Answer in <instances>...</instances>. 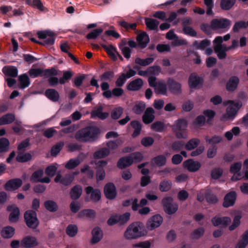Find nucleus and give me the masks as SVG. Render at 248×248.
I'll list each match as a JSON object with an SVG mask.
<instances>
[{
    "label": "nucleus",
    "instance_id": "f257e3e1",
    "mask_svg": "<svg viewBox=\"0 0 248 248\" xmlns=\"http://www.w3.org/2000/svg\"><path fill=\"white\" fill-rule=\"evenodd\" d=\"M147 231L144 224L140 221L131 224L127 228L124 236L127 239H136L147 234Z\"/></svg>",
    "mask_w": 248,
    "mask_h": 248
},
{
    "label": "nucleus",
    "instance_id": "f03ea898",
    "mask_svg": "<svg viewBox=\"0 0 248 248\" xmlns=\"http://www.w3.org/2000/svg\"><path fill=\"white\" fill-rule=\"evenodd\" d=\"M187 126V121L183 118L178 119L172 126L173 131L178 139H186L187 137L186 130Z\"/></svg>",
    "mask_w": 248,
    "mask_h": 248
},
{
    "label": "nucleus",
    "instance_id": "7ed1b4c3",
    "mask_svg": "<svg viewBox=\"0 0 248 248\" xmlns=\"http://www.w3.org/2000/svg\"><path fill=\"white\" fill-rule=\"evenodd\" d=\"M28 73L31 78H35L38 77L44 76L48 78L52 76H57L58 71L54 68L43 70L41 68H31Z\"/></svg>",
    "mask_w": 248,
    "mask_h": 248
},
{
    "label": "nucleus",
    "instance_id": "20e7f679",
    "mask_svg": "<svg viewBox=\"0 0 248 248\" xmlns=\"http://www.w3.org/2000/svg\"><path fill=\"white\" fill-rule=\"evenodd\" d=\"M138 44L134 40H130L128 41L127 44L129 47L131 48H135L138 46L140 48L143 49L145 48L150 41L148 35L145 32H142L137 36L136 37Z\"/></svg>",
    "mask_w": 248,
    "mask_h": 248
},
{
    "label": "nucleus",
    "instance_id": "39448f33",
    "mask_svg": "<svg viewBox=\"0 0 248 248\" xmlns=\"http://www.w3.org/2000/svg\"><path fill=\"white\" fill-rule=\"evenodd\" d=\"M39 39H43L41 45L50 46L54 44L56 34L50 30L38 31L37 33Z\"/></svg>",
    "mask_w": 248,
    "mask_h": 248
},
{
    "label": "nucleus",
    "instance_id": "423d86ee",
    "mask_svg": "<svg viewBox=\"0 0 248 248\" xmlns=\"http://www.w3.org/2000/svg\"><path fill=\"white\" fill-rule=\"evenodd\" d=\"M24 219L27 226L31 229H36L39 224L36 212L33 210H28L24 213Z\"/></svg>",
    "mask_w": 248,
    "mask_h": 248
},
{
    "label": "nucleus",
    "instance_id": "0eeeda50",
    "mask_svg": "<svg viewBox=\"0 0 248 248\" xmlns=\"http://www.w3.org/2000/svg\"><path fill=\"white\" fill-rule=\"evenodd\" d=\"M162 204L166 213L171 215L174 214L178 209V205L176 202H173L172 198L167 197L162 200Z\"/></svg>",
    "mask_w": 248,
    "mask_h": 248
},
{
    "label": "nucleus",
    "instance_id": "6e6552de",
    "mask_svg": "<svg viewBox=\"0 0 248 248\" xmlns=\"http://www.w3.org/2000/svg\"><path fill=\"white\" fill-rule=\"evenodd\" d=\"M99 44L104 49L108 55L113 61H117V57L121 61H123L124 59L123 57L117 51L116 47L112 45L107 46L102 42H99Z\"/></svg>",
    "mask_w": 248,
    "mask_h": 248
},
{
    "label": "nucleus",
    "instance_id": "1a4fd4ad",
    "mask_svg": "<svg viewBox=\"0 0 248 248\" xmlns=\"http://www.w3.org/2000/svg\"><path fill=\"white\" fill-rule=\"evenodd\" d=\"M231 23V21L226 18H215L211 22V27L214 30L225 29L229 28Z\"/></svg>",
    "mask_w": 248,
    "mask_h": 248
},
{
    "label": "nucleus",
    "instance_id": "9d476101",
    "mask_svg": "<svg viewBox=\"0 0 248 248\" xmlns=\"http://www.w3.org/2000/svg\"><path fill=\"white\" fill-rule=\"evenodd\" d=\"M169 91L174 94H179L182 93V84L173 78H169L167 80Z\"/></svg>",
    "mask_w": 248,
    "mask_h": 248
},
{
    "label": "nucleus",
    "instance_id": "9b49d317",
    "mask_svg": "<svg viewBox=\"0 0 248 248\" xmlns=\"http://www.w3.org/2000/svg\"><path fill=\"white\" fill-rule=\"evenodd\" d=\"M89 142L94 141L100 133V129L95 126H88L84 127Z\"/></svg>",
    "mask_w": 248,
    "mask_h": 248
},
{
    "label": "nucleus",
    "instance_id": "f8f14e48",
    "mask_svg": "<svg viewBox=\"0 0 248 248\" xmlns=\"http://www.w3.org/2000/svg\"><path fill=\"white\" fill-rule=\"evenodd\" d=\"M237 199V193L235 191H231L227 193L223 199L222 206L229 208L234 205Z\"/></svg>",
    "mask_w": 248,
    "mask_h": 248
},
{
    "label": "nucleus",
    "instance_id": "ddd939ff",
    "mask_svg": "<svg viewBox=\"0 0 248 248\" xmlns=\"http://www.w3.org/2000/svg\"><path fill=\"white\" fill-rule=\"evenodd\" d=\"M20 245L22 247L24 248H33L38 246L39 242L35 237L28 235L23 238Z\"/></svg>",
    "mask_w": 248,
    "mask_h": 248
},
{
    "label": "nucleus",
    "instance_id": "4468645a",
    "mask_svg": "<svg viewBox=\"0 0 248 248\" xmlns=\"http://www.w3.org/2000/svg\"><path fill=\"white\" fill-rule=\"evenodd\" d=\"M104 193L106 197L110 200L114 199L117 194L116 188L112 183H108L104 186Z\"/></svg>",
    "mask_w": 248,
    "mask_h": 248
},
{
    "label": "nucleus",
    "instance_id": "2eb2a0df",
    "mask_svg": "<svg viewBox=\"0 0 248 248\" xmlns=\"http://www.w3.org/2000/svg\"><path fill=\"white\" fill-rule=\"evenodd\" d=\"M23 184L20 178H13L8 180L4 185V188L6 191H14L18 189Z\"/></svg>",
    "mask_w": 248,
    "mask_h": 248
},
{
    "label": "nucleus",
    "instance_id": "dca6fc26",
    "mask_svg": "<svg viewBox=\"0 0 248 248\" xmlns=\"http://www.w3.org/2000/svg\"><path fill=\"white\" fill-rule=\"evenodd\" d=\"M7 210L11 212L9 216V220L11 223L17 222L19 218L20 210L19 208L15 204L10 205L7 206Z\"/></svg>",
    "mask_w": 248,
    "mask_h": 248
},
{
    "label": "nucleus",
    "instance_id": "f3484780",
    "mask_svg": "<svg viewBox=\"0 0 248 248\" xmlns=\"http://www.w3.org/2000/svg\"><path fill=\"white\" fill-rule=\"evenodd\" d=\"M163 221L162 217L159 215H155L152 217L148 220L146 226L149 230L154 229L159 227Z\"/></svg>",
    "mask_w": 248,
    "mask_h": 248
},
{
    "label": "nucleus",
    "instance_id": "a211bd4d",
    "mask_svg": "<svg viewBox=\"0 0 248 248\" xmlns=\"http://www.w3.org/2000/svg\"><path fill=\"white\" fill-rule=\"evenodd\" d=\"M203 79L196 73H191L188 79V84L190 89H196L199 85H202Z\"/></svg>",
    "mask_w": 248,
    "mask_h": 248
},
{
    "label": "nucleus",
    "instance_id": "6ab92c4d",
    "mask_svg": "<svg viewBox=\"0 0 248 248\" xmlns=\"http://www.w3.org/2000/svg\"><path fill=\"white\" fill-rule=\"evenodd\" d=\"M240 79L239 78L236 76H231L226 83V90L230 93H232L237 90Z\"/></svg>",
    "mask_w": 248,
    "mask_h": 248
},
{
    "label": "nucleus",
    "instance_id": "aec40b11",
    "mask_svg": "<svg viewBox=\"0 0 248 248\" xmlns=\"http://www.w3.org/2000/svg\"><path fill=\"white\" fill-rule=\"evenodd\" d=\"M87 195L90 194V200L94 202H97L101 200V193L99 189L93 188L92 186H88L85 188Z\"/></svg>",
    "mask_w": 248,
    "mask_h": 248
},
{
    "label": "nucleus",
    "instance_id": "412c9836",
    "mask_svg": "<svg viewBox=\"0 0 248 248\" xmlns=\"http://www.w3.org/2000/svg\"><path fill=\"white\" fill-rule=\"evenodd\" d=\"M231 219L228 217H220L216 216L211 219L213 225L215 227L222 225L223 228H226L231 222Z\"/></svg>",
    "mask_w": 248,
    "mask_h": 248
},
{
    "label": "nucleus",
    "instance_id": "4be33fe9",
    "mask_svg": "<svg viewBox=\"0 0 248 248\" xmlns=\"http://www.w3.org/2000/svg\"><path fill=\"white\" fill-rule=\"evenodd\" d=\"M103 108H104L102 105H99L95 107L91 112V118H98L102 120L107 118L109 114L108 112H103Z\"/></svg>",
    "mask_w": 248,
    "mask_h": 248
},
{
    "label": "nucleus",
    "instance_id": "5701e85b",
    "mask_svg": "<svg viewBox=\"0 0 248 248\" xmlns=\"http://www.w3.org/2000/svg\"><path fill=\"white\" fill-rule=\"evenodd\" d=\"M183 166L190 172H196L201 167V164L199 161L192 159H188L183 162Z\"/></svg>",
    "mask_w": 248,
    "mask_h": 248
},
{
    "label": "nucleus",
    "instance_id": "b1692460",
    "mask_svg": "<svg viewBox=\"0 0 248 248\" xmlns=\"http://www.w3.org/2000/svg\"><path fill=\"white\" fill-rule=\"evenodd\" d=\"M92 238L91 243L92 244H95L98 243L103 238V232L99 227H94L92 231Z\"/></svg>",
    "mask_w": 248,
    "mask_h": 248
},
{
    "label": "nucleus",
    "instance_id": "393cba45",
    "mask_svg": "<svg viewBox=\"0 0 248 248\" xmlns=\"http://www.w3.org/2000/svg\"><path fill=\"white\" fill-rule=\"evenodd\" d=\"M154 113L155 110L152 108H147L142 116L143 122L146 124L151 123L155 119Z\"/></svg>",
    "mask_w": 248,
    "mask_h": 248
},
{
    "label": "nucleus",
    "instance_id": "a878e982",
    "mask_svg": "<svg viewBox=\"0 0 248 248\" xmlns=\"http://www.w3.org/2000/svg\"><path fill=\"white\" fill-rule=\"evenodd\" d=\"M143 84V80L138 78L130 82L127 85V89L131 91H139Z\"/></svg>",
    "mask_w": 248,
    "mask_h": 248
},
{
    "label": "nucleus",
    "instance_id": "bb28decb",
    "mask_svg": "<svg viewBox=\"0 0 248 248\" xmlns=\"http://www.w3.org/2000/svg\"><path fill=\"white\" fill-rule=\"evenodd\" d=\"M133 163V160L129 155L120 158L117 162V166L120 169L123 170L131 166Z\"/></svg>",
    "mask_w": 248,
    "mask_h": 248
},
{
    "label": "nucleus",
    "instance_id": "cd10ccee",
    "mask_svg": "<svg viewBox=\"0 0 248 248\" xmlns=\"http://www.w3.org/2000/svg\"><path fill=\"white\" fill-rule=\"evenodd\" d=\"M167 84L164 80L157 82V84L155 87V92L157 94L166 95L167 92Z\"/></svg>",
    "mask_w": 248,
    "mask_h": 248
},
{
    "label": "nucleus",
    "instance_id": "c85d7f7f",
    "mask_svg": "<svg viewBox=\"0 0 248 248\" xmlns=\"http://www.w3.org/2000/svg\"><path fill=\"white\" fill-rule=\"evenodd\" d=\"M167 163V158L163 155H160L153 157L151 160L152 165H155L158 167L165 166Z\"/></svg>",
    "mask_w": 248,
    "mask_h": 248
},
{
    "label": "nucleus",
    "instance_id": "c756f323",
    "mask_svg": "<svg viewBox=\"0 0 248 248\" xmlns=\"http://www.w3.org/2000/svg\"><path fill=\"white\" fill-rule=\"evenodd\" d=\"M15 233V229L11 226H7L3 227L1 231V236L5 239L12 238Z\"/></svg>",
    "mask_w": 248,
    "mask_h": 248
},
{
    "label": "nucleus",
    "instance_id": "7c9ffc66",
    "mask_svg": "<svg viewBox=\"0 0 248 248\" xmlns=\"http://www.w3.org/2000/svg\"><path fill=\"white\" fill-rule=\"evenodd\" d=\"M82 193V189L81 186L79 185H77L71 188L70 192V195L72 199L76 200L80 198Z\"/></svg>",
    "mask_w": 248,
    "mask_h": 248
},
{
    "label": "nucleus",
    "instance_id": "2f4dec72",
    "mask_svg": "<svg viewBox=\"0 0 248 248\" xmlns=\"http://www.w3.org/2000/svg\"><path fill=\"white\" fill-rule=\"evenodd\" d=\"M45 95L49 100L53 102H57L60 98L59 93L54 89H48L46 90Z\"/></svg>",
    "mask_w": 248,
    "mask_h": 248
},
{
    "label": "nucleus",
    "instance_id": "473e14b6",
    "mask_svg": "<svg viewBox=\"0 0 248 248\" xmlns=\"http://www.w3.org/2000/svg\"><path fill=\"white\" fill-rule=\"evenodd\" d=\"M74 138L80 142H89L84 128H81L77 131L75 134Z\"/></svg>",
    "mask_w": 248,
    "mask_h": 248
},
{
    "label": "nucleus",
    "instance_id": "72a5a7b5",
    "mask_svg": "<svg viewBox=\"0 0 248 248\" xmlns=\"http://www.w3.org/2000/svg\"><path fill=\"white\" fill-rule=\"evenodd\" d=\"M201 142L198 138H192L189 140L185 145V149L187 151H192L199 147Z\"/></svg>",
    "mask_w": 248,
    "mask_h": 248
},
{
    "label": "nucleus",
    "instance_id": "f704fd0d",
    "mask_svg": "<svg viewBox=\"0 0 248 248\" xmlns=\"http://www.w3.org/2000/svg\"><path fill=\"white\" fill-rule=\"evenodd\" d=\"M96 212L93 209H84L80 211L78 214V217L82 218L86 217L90 219H94L96 217Z\"/></svg>",
    "mask_w": 248,
    "mask_h": 248
},
{
    "label": "nucleus",
    "instance_id": "c9c22d12",
    "mask_svg": "<svg viewBox=\"0 0 248 248\" xmlns=\"http://www.w3.org/2000/svg\"><path fill=\"white\" fill-rule=\"evenodd\" d=\"M3 73L7 76L16 78L18 74L17 69L14 66H5L2 69Z\"/></svg>",
    "mask_w": 248,
    "mask_h": 248
},
{
    "label": "nucleus",
    "instance_id": "e433bc0d",
    "mask_svg": "<svg viewBox=\"0 0 248 248\" xmlns=\"http://www.w3.org/2000/svg\"><path fill=\"white\" fill-rule=\"evenodd\" d=\"M205 200L209 204H216L218 201L217 196L212 191L207 189L205 190Z\"/></svg>",
    "mask_w": 248,
    "mask_h": 248
},
{
    "label": "nucleus",
    "instance_id": "4c0bfd02",
    "mask_svg": "<svg viewBox=\"0 0 248 248\" xmlns=\"http://www.w3.org/2000/svg\"><path fill=\"white\" fill-rule=\"evenodd\" d=\"M15 120V115L12 113H8L0 118V125L10 124Z\"/></svg>",
    "mask_w": 248,
    "mask_h": 248
},
{
    "label": "nucleus",
    "instance_id": "58836bf2",
    "mask_svg": "<svg viewBox=\"0 0 248 248\" xmlns=\"http://www.w3.org/2000/svg\"><path fill=\"white\" fill-rule=\"evenodd\" d=\"M19 87L21 89L27 88L30 85V78L26 74H23L18 77Z\"/></svg>",
    "mask_w": 248,
    "mask_h": 248
},
{
    "label": "nucleus",
    "instance_id": "ea45409f",
    "mask_svg": "<svg viewBox=\"0 0 248 248\" xmlns=\"http://www.w3.org/2000/svg\"><path fill=\"white\" fill-rule=\"evenodd\" d=\"M45 208L50 212H55L58 211L59 206L57 203L52 200H47L44 203Z\"/></svg>",
    "mask_w": 248,
    "mask_h": 248
},
{
    "label": "nucleus",
    "instance_id": "a19ab883",
    "mask_svg": "<svg viewBox=\"0 0 248 248\" xmlns=\"http://www.w3.org/2000/svg\"><path fill=\"white\" fill-rule=\"evenodd\" d=\"M131 126L134 129V132L132 134L133 138L138 136L141 132L142 125L141 123L136 120L132 121L130 123Z\"/></svg>",
    "mask_w": 248,
    "mask_h": 248
},
{
    "label": "nucleus",
    "instance_id": "79ce46f5",
    "mask_svg": "<svg viewBox=\"0 0 248 248\" xmlns=\"http://www.w3.org/2000/svg\"><path fill=\"white\" fill-rule=\"evenodd\" d=\"M109 153V149L104 147L95 152L93 156L95 159L103 158L108 155Z\"/></svg>",
    "mask_w": 248,
    "mask_h": 248
},
{
    "label": "nucleus",
    "instance_id": "37998d69",
    "mask_svg": "<svg viewBox=\"0 0 248 248\" xmlns=\"http://www.w3.org/2000/svg\"><path fill=\"white\" fill-rule=\"evenodd\" d=\"M210 44V41L209 40L206 39L201 41L200 43L196 40L193 42L192 46L197 49L203 50L206 47L209 46Z\"/></svg>",
    "mask_w": 248,
    "mask_h": 248
},
{
    "label": "nucleus",
    "instance_id": "c03bdc74",
    "mask_svg": "<svg viewBox=\"0 0 248 248\" xmlns=\"http://www.w3.org/2000/svg\"><path fill=\"white\" fill-rule=\"evenodd\" d=\"M146 108V104L143 101L137 102L134 106L132 110L136 114H141L144 110Z\"/></svg>",
    "mask_w": 248,
    "mask_h": 248
},
{
    "label": "nucleus",
    "instance_id": "a18cd8bd",
    "mask_svg": "<svg viewBox=\"0 0 248 248\" xmlns=\"http://www.w3.org/2000/svg\"><path fill=\"white\" fill-rule=\"evenodd\" d=\"M236 0H221L220 6L225 11L230 10L235 4Z\"/></svg>",
    "mask_w": 248,
    "mask_h": 248
},
{
    "label": "nucleus",
    "instance_id": "49530a36",
    "mask_svg": "<svg viewBox=\"0 0 248 248\" xmlns=\"http://www.w3.org/2000/svg\"><path fill=\"white\" fill-rule=\"evenodd\" d=\"M154 58L149 57L146 59H141L140 58H136L135 60V62L141 66H147L153 62Z\"/></svg>",
    "mask_w": 248,
    "mask_h": 248
},
{
    "label": "nucleus",
    "instance_id": "de8ad7c7",
    "mask_svg": "<svg viewBox=\"0 0 248 248\" xmlns=\"http://www.w3.org/2000/svg\"><path fill=\"white\" fill-rule=\"evenodd\" d=\"M31 158L32 156L30 153L22 154L19 153L16 157V160L18 162L25 163L31 160Z\"/></svg>",
    "mask_w": 248,
    "mask_h": 248
},
{
    "label": "nucleus",
    "instance_id": "09e8293b",
    "mask_svg": "<svg viewBox=\"0 0 248 248\" xmlns=\"http://www.w3.org/2000/svg\"><path fill=\"white\" fill-rule=\"evenodd\" d=\"M103 30L102 28H97L92 30L86 36L88 40L97 39L103 32Z\"/></svg>",
    "mask_w": 248,
    "mask_h": 248
},
{
    "label": "nucleus",
    "instance_id": "8fccbe9b",
    "mask_svg": "<svg viewBox=\"0 0 248 248\" xmlns=\"http://www.w3.org/2000/svg\"><path fill=\"white\" fill-rule=\"evenodd\" d=\"M205 230L203 227L195 229L190 234V237L193 239H198L204 234Z\"/></svg>",
    "mask_w": 248,
    "mask_h": 248
},
{
    "label": "nucleus",
    "instance_id": "3c124183",
    "mask_svg": "<svg viewBox=\"0 0 248 248\" xmlns=\"http://www.w3.org/2000/svg\"><path fill=\"white\" fill-rule=\"evenodd\" d=\"M78 232L77 225L75 224H69L66 229V233L70 237H73L76 235Z\"/></svg>",
    "mask_w": 248,
    "mask_h": 248
},
{
    "label": "nucleus",
    "instance_id": "603ef678",
    "mask_svg": "<svg viewBox=\"0 0 248 248\" xmlns=\"http://www.w3.org/2000/svg\"><path fill=\"white\" fill-rule=\"evenodd\" d=\"M10 145L9 140L5 138L0 139V153H5L8 151Z\"/></svg>",
    "mask_w": 248,
    "mask_h": 248
},
{
    "label": "nucleus",
    "instance_id": "864d4df0",
    "mask_svg": "<svg viewBox=\"0 0 248 248\" xmlns=\"http://www.w3.org/2000/svg\"><path fill=\"white\" fill-rule=\"evenodd\" d=\"M80 163L79 158H71L66 163L65 167L68 170H72L78 167Z\"/></svg>",
    "mask_w": 248,
    "mask_h": 248
},
{
    "label": "nucleus",
    "instance_id": "5fc2aeb1",
    "mask_svg": "<svg viewBox=\"0 0 248 248\" xmlns=\"http://www.w3.org/2000/svg\"><path fill=\"white\" fill-rule=\"evenodd\" d=\"M159 23V21L155 19L147 18L145 19V24L147 27L151 30H156Z\"/></svg>",
    "mask_w": 248,
    "mask_h": 248
},
{
    "label": "nucleus",
    "instance_id": "6e6d98bb",
    "mask_svg": "<svg viewBox=\"0 0 248 248\" xmlns=\"http://www.w3.org/2000/svg\"><path fill=\"white\" fill-rule=\"evenodd\" d=\"M44 171L42 169H39L33 172L30 178V180L33 183L39 182L41 177L43 175Z\"/></svg>",
    "mask_w": 248,
    "mask_h": 248
},
{
    "label": "nucleus",
    "instance_id": "4d7b16f0",
    "mask_svg": "<svg viewBox=\"0 0 248 248\" xmlns=\"http://www.w3.org/2000/svg\"><path fill=\"white\" fill-rule=\"evenodd\" d=\"M165 126L163 122L161 121H156L153 123L151 125V129L153 130L161 132L165 129Z\"/></svg>",
    "mask_w": 248,
    "mask_h": 248
},
{
    "label": "nucleus",
    "instance_id": "13d9d810",
    "mask_svg": "<svg viewBox=\"0 0 248 248\" xmlns=\"http://www.w3.org/2000/svg\"><path fill=\"white\" fill-rule=\"evenodd\" d=\"M205 140L209 144L215 145V144H218L223 140V137L220 136L214 135L209 139L208 137L206 136Z\"/></svg>",
    "mask_w": 248,
    "mask_h": 248
},
{
    "label": "nucleus",
    "instance_id": "bf43d9fd",
    "mask_svg": "<svg viewBox=\"0 0 248 248\" xmlns=\"http://www.w3.org/2000/svg\"><path fill=\"white\" fill-rule=\"evenodd\" d=\"M185 142L183 140H176L174 141L171 145L172 150L174 152H179L185 148Z\"/></svg>",
    "mask_w": 248,
    "mask_h": 248
},
{
    "label": "nucleus",
    "instance_id": "052dcab7",
    "mask_svg": "<svg viewBox=\"0 0 248 248\" xmlns=\"http://www.w3.org/2000/svg\"><path fill=\"white\" fill-rule=\"evenodd\" d=\"M119 25L127 31L130 30H136L137 26V24L136 23H129L125 21H120Z\"/></svg>",
    "mask_w": 248,
    "mask_h": 248
},
{
    "label": "nucleus",
    "instance_id": "680f3d73",
    "mask_svg": "<svg viewBox=\"0 0 248 248\" xmlns=\"http://www.w3.org/2000/svg\"><path fill=\"white\" fill-rule=\"evenodd\" d=\"M172 183L170 180H163L159 185V189L162 192L169 191L171 187Z\"/></svg>",
    "mask_w": 248,
    "mask_h": 248
},
{
    "label": "nucleus",
    "instance_id": "e2e57ef3",
    "mask_svg": "<svg viewBox=\"0 0 248 248\" xmlns=\"http://www.w3.org/2000/svg\"><path fill=\"white\" fill-rule=\"evenodd\" d=\"M206 122L205 117L202 115L198 116L193 122L195 127H200L204 125Z\"/></svg>",
    "mask_w": 248,
    "mask_h": 248
},
{
    "label": "nucleus",
    "instance_id": "0e129e2a",
    "mask_svg": "<svg viewBox=\"0 0 248 248\" xmlns=\"http://www.w3.org/2000/svg\"><path fill=\"white\" fill-rule=\"evenodd\" d=\"M57 164H52L48 166L45 170V173L49 177H53L57 170Z\"/></svg>",
    "mask_w": 248,
    "mask_h": 248
},
{
    "label": "nucleus",
    "instance_id": "69168bd1",
    "mask_svg": "<svg viewBox=\"0 0 248 248\" xmlns=\"http://www.w3.org/2000/svg\"><path fill=\"white\" fill-rule=\"evenodd\" d=\"M63 142H58L52 146L51 149V155L56 156L61 151L63 146Z\"/></svg>",
    "mask_w": 248,
    "mask_h": 248
},
{
    "label": "nucleus",
    "instance_id": "338daca9",
    "mask_svg": "<svg viewBox=\"0 0 248 248\" xmlns=\"http://www.w3.org/2000/svg\"><path fill=\"white\" fill-rule=\"evenodd\" d=\"M242 29H246V24L244 20L236 22L232 27V31L235 33H238Z\"/></svg>",
    "mask_w": 248,
    "mask_h": 248
},
{
    "label": "nucleus",
    "instance_id": "774afa93",
    "mask_svg": "<svg viewBox=\"0 0 248 248\" xmlns=\"http://www.w3.org/2000/svg\"><path fill=\"white\" fill-rule=\"evenodd\" d=\"M73 76V72L70 70L63 72V76L60 78V83L64 84L67 80H70Z\"/></svg>",
    "mask_w": 248,
    "mask_h": 248
}]
</instances>
